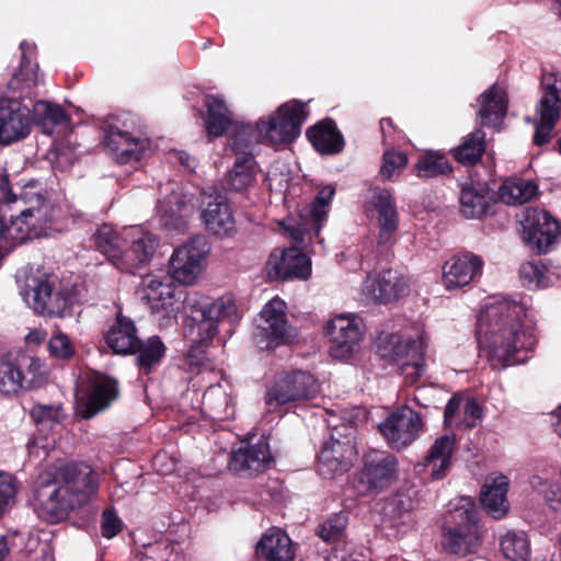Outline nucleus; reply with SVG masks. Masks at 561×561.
Segmentation results:
<instances>
[{
    "mask_svg": "<svg viewBox=\"0 0 561 561\" xmlns=\"http://www.w3.org/2000/svg\"><path fill=\"white\" fill-rule=\"evenodd\" d=\"M96 249L103 253L116 267L121 261L123 249L122 239L111 225L101 226L93 236Z\"/></svg>",
    "mask_w": 561,
    "mask_h": 561,
    "instance_id": "79ce46f5",
    "label": "nucleus"
},
{
    "mask_svg": "<svg viewBox=\"0 0 561 561\" xmlns=\"http://www.w3.org/2000/svg\"><path fill=\"white\" fill-rule=\"evenodd\" d=\"M56 278L43 270L31 271L21 290L23 299L38 314L62 317L71 304L70 297L55 288Z\"/></svg>",
    "mask_w": 561,
    "mask_h": 561,
    "instance_id": "423d86ee",
    "label": "nucleus"
},
{
    "mask_svg": "<svg viewBox=\"0 0 561 561\" xmlns=\"http://www.w3.org/2000/svg\"><path fill=\"white\" fill-rule=\"evenodd\" d=\"M508 479L503 474L486 477L481 491V503L485 511L495 519L504 517L508 512Z\"/></svg>",
    "mask_w": 561,
    "mask_h": 561,
    "instance_id": "cd10ccee",
    "label": "nucleus"
},
{
    "mask_svg": "<svg viewBox=\"0 0 561 561\" xmlns=\"http://www.w3.org/2000/svg\"><path fill=\"white\" fill-rule=\"evenodd\" d=\"M524 231L527 241L539 252L547 251L561 233L559 222L549 213L537 208L526 210Z\"/></svg>",
    "mask_w": 561,
    "mask_h": 561,
    "instance_id": "aec40b11",
    "label": "nucleus"
},
{
    "mask_svg": "<svg viewBox=\"0 0 561 561\" xmlns=\"http://www.w3.org/2000/svg\"><path fill=\"white\" fill-rule=\"evenodd\" d=\"M199 355H202L201 351H191L188 353L186 358V365L188 366L190 370L194 371L195 368H197L199 365H203L202 362L197 360ZM196 371L198 373L199 370L196 369Z\"/></svg>",
    "mask_w": 561,
    "mask_h": 561,
    "instance_id": "338daca9",
    "label": "nucleus"
},
{
    "mask_svg": "<svg viewBox=\"0 0 561 561\" xmlns=\"http://www.w3.org/2000/svg\"><path fill=\"white\" fill-rule=\"evenodd\" d=\"M57 412L58 411L53 409L51 407L37 405L32 410L31 414L35 421L42 422L46 419L53 417V415L57 414Z\"/></svg>",
    "mask_w": 561,
    "mask_h": 561,
    "instance_id": "0e129e2a",
    "label": "nucleus"
},
{
    "mask_svg": "<svg viewBox=\"0 0 561 561\" xmlns=\"http://www.w3.org/2000/svg\"><path fill=\"white\" fill-rule=\"evenodd\" d=\"M346 518L342 515H335L325 520L319 528L318 535L324 541H334L340 538L345 529Z\"/></svg>",
    "mask_w": 561,
    "mask_h": 561,
    "instance_id": "6e6d98bb",
    "label": "nucleus"
},
{
    "mask_svg": "<svg viewBox=\"0 0 561 561\" xmlns=\"http://www.w3.org/2000/svg\"><path fill=\"white\" fill-rule=\"evenodd\" d=\"M129 239L130 245L123 250L117 268L134 273L137 268L150 262L159 245V241L154 234L141 229L131 230Z\"/></svg>",
    "mask_w": 561,
    "mask_h": 561,
    "instance_id": "4be33fe9",
    "label": "nucleus"
},
{
    "mask_svg": "<svg viewBox=\"0 0 561 561\" xmlns=\"http://www.w3.org/2000/svg\"><path fill=\"white\" fill-rule=\"evenodd\" d=\"M257 329L267 340V346L289 344L298 336L286 314V304L278 297L266 302L259 314Z\"/></svg>",
    "mask_w": 561,
    "mask_h": 561,
    "instance_id": "ddd939ff",
    "label": "nucleus"
},
{
    "mask_svg": "<svg viewBox=\"0 0 561 561\" xmlns=\"http://www.w3.org/2000/svg\"><path fill=\"white\" fill-rule=\"evenodd\" d=\"M307 137L320 153H339L344 147L343 136L332 121H323L310 127L307 130Z\"/></svg>",
    "mask_w": 561,
    "mask_h": 561,
    "instance_id": "72a5a7b5",
    "label": "nucleus"
},
{
    "mask_svg": "<svg viewBox=\"0 0 561 561\" xmlns=\"http://www.w3.org/2000/svg\"><path fill=\"white\" fill-rule=\"evenodd\" d=\"M416 174L419 178H436L449 174L453 171L448 159L438 152L428 151L422 154L416 164Z\"/></svg>",
    "mask_w": 561,
    "mask_h": 561,
    "instance_id": "c03bdc74",
    "label": "nucleus"
},
{
    "mask_svg": "<svg viewBox=\"0 0 561 561\" xmlns=\"http://www.w3.org/2000/svg\"><path fill=\"white\" fill-rule=\"evenodd\" d=\"M537 191V185L531 181L507 180L500 186L499 197L507 205H522L533 199Z\"/></svg>",
    "mask_w": 561,
    "mask_h": 561,
    "instance_id": "e433bc0d",
    "label": "nucleus"
},
{
    "mask_svg": "<svg viewBox=\"0 0 561 561\" xmlns=\"http://www.w3.org/2000/svg\"><path fill=\"white\" fill-rule=\"evenodd\" d=\"M98 488L96 474L85 463H67L55 481L39 484L35 491V508L48 523L65 519L69 512L87 503Z\"/></svg>",
    "mask_w": 561,
    "mask_h": 561,
    "instance_id": "f03ea898",
    "label": "nucleus"
},
{
    "mask_svg": "<svg viewBox=\"0 0 561 561\" xmlns=\"http://www.w3.org/2000/svg\"><path fill=\"white\" fill-rule=\"evenodd\" d=\"M308 116L306 104L296 100L284 103L256 123L259 140L273 146L293 142Z\"/></svg>",
    "mask_w": 561,
    "mask_h": 561,
    "instance_id": "39448f33",
    "label": "nucleus"
},
{
    "mask_svg": "<svg viewBox=\"0 0 561 561\" xmlns=\"http://www.w3.org/2000/svg\"><path fill=\"white\" fill-rule=\"evenodd\" d=\"M547 272L546 265L540 261H531L520 265L519 276L526 288L538 289L547 285Z\"/></svg>",
    "mask_w": 561,
    "mask_h": 561,
    "instance_id": "3c124183",
    "label": "nucleus"
},
{
    "mask_svg": "<svg viewBox=\"0 0 561 561\" xmlns=\"http://www.w3.org/2000/svg\"><path fill=\"white\" fill-rule=\"evenodd\" d=\"M202 219L206 229L215 236L230 237L237 230L231 208L226 198L220 195L203 208Z\"/></svg>",
    "mask_w": 561,
    "mask_h": 561,
    "instance_id": "a878e982",
    "label": "nucleus"
},
{
    "mask_svg": "<svg viewBox=\"0 0 561 561\" xmlns=\"http://www.w3.org/2000/svg\"><path fill=\"white\" fill-rule=\"evenodd\" d=\"M160 209L173 222H180L190 215L192 207L190 199L181 191L172 190L160 202Z\"/></svg>",
    "mask_w": 561,
    "mask_h": 561,
    "instance_id": "a18cd8bd",
    "label": "nucleus"
},
{
    "mask_svg": "<svg viewBox=\"0 0 561 561\" xmlns=\"http://www.w3.org/2000/svg\"><path fill=\"white\" fill-rule=\"evenodd\" d=\"M190 318L186 335L194 343H206L217 334L221 321L233 322L238 319V308L231 295L217 299L207 297L190 298L187 301Z\"/></svg>",
    "mask_w": 561,
    "mask_h": 561,
    "instance_id": "7ed1b4c3",
    "label": "nucleus"
},
{
    "mask_svg": "<svg viewBox=\"0 0 561 561\" xmlns=\"http://www.w3.org/2000/svg\"><path fill=\"white\" fill-rule=\"evenodd\" d=\"M202 412L215 422L233 419L236 407L230 387L221 383L208 387L203 396Z\"/></svg>",
    "mask_w": 561,
    "mask_h": 561,
    "instance_id": "b1692460",
    "label": "nucleus"
},
{
    "mask_svg": "<svg viewBox=\"0 0 561 561\" xmlns=\"http://www.w3.org/2000/svg\"><path fill=\"white\" fill-rule=\"evenodd\" d=\"M540 91L541 95L536 104L533 118L534 144L537 146L549 142L551 133L561 118V72L543 71Z\"/></svg>",
    "mask_w": 561,
    "mask_h": 561,
    "instance_id": "0eeeda50",
    "label": "nucleus"
},
{
    "mask_svg": "<svg viewBox=\"0 0 561 561\" xmlns=\"http://www.w3.org/2000/svg\"><path fill=\"white\" fill-rule=\"evenodd\" d=\"M455 526L443 537L445 549L456 556L466 557L476 552L481 543L478 527V511L473 505L460 507L453 513Z\"/></svg>",
    "mask_w": 561,
    "mask_h": 561,
    "instance_id": "9d476101",
    "label": "nucleus"
},
{
    "mask_svg": "<svg viewBox=\"0 0 561 561\" xmlns=\"http://www.w3.org/2000/svg\"><path fill=\"white\" fill-rule=\"evenodd\" d=\"M19 485L16 479L7 472H0V510H7L15 504Z\"/></svg>",
    "mask_w": 561,
    "mask_h": 561,
    "instance_id": "864d4df0",
    "label": "nucleus"
},
{
    "mask_svg": "<svg viewBox=\"0 0 561 561\" xmlns=\"http://www.w3.org/2000/svg\"><path fill=\"white\" fill-rule=\"evenodd\" d=\"M408 163V157L401 151L388 150L383 153V162L380 174L383 179L391 180L398 176Z\"/></svg>",
    "mask_w": 561,
    "mask_h": 561,
    "instance_id": "603ef678",
    "label": "nucleus"
},
{
    "mask_svg": "<svg viewBox=\"0 0 561 561\" xmlns=\"http://www.w3.org/2000/svg\"><path fill=\"white\" fill-rule=\"evenodd\" d=\"M294 245L289 249H275L266 262V271L272 279H308L311 274L309 257L300 251L311 240L306 227L288 225L285 227Z\"/></svg>",
    "mask_w": 561,
    "mask_h": 561,
    "instance_id": "20e7f679",
    "label": "nucleus"
},
{
    "mask_svg": "<svg viewBox=\"0 0 561 561\" xmlns=\"http://www.w3.org/2000/svg\"><path fill=\"white\" fill-rule=\"evenodd\" d=\"M398 477V459L388 453L370 451L365 456L359 482L363 492H379L388 488Z\"/></svg>",
    "mask_w": 561,
    "mask_h": 561,
    "instance_id": "dca6fc26",
    "label": "nucleus"
},
{
    "mask_svg": "<svg viewBox=\"0 0 561 561\" xmlns=\"http://www.w3.org/2000/svg\"><path fill=\"white\" fill-rule=\"evenodd\" d=\"M484 262L472 252L451 256L443 265V284L447 290L460 289L476 282L483 273Z\"/></svg>",
    "mask_w": 561,
    "mask_h": 561,
    "instance_id": "a211bd4d",
    "label": "nucleus"
},
{
    "mask_svg": "<svg viewBox=\"0 0 561 561\" xmlns=\"http://www.w3.org/2000/svg\"><path fill=\"white\" fill-rule=\"evenodd\" d=\"M485 150V134L477 129L463 138L462 142L454 149V157L462 164H476Z\"/></svg>",
    "mask_w": 561,
    "mask_h": 561,
    "instance_id": "a19ab883",
    "label": "nucleus"
},
{
    "mask_svg": "<svg viewBox=\"0 0 561 561\" xmlns=\"http://www.w3.org/2000/svg\"><path fill=\"white\" fill-rule=\"evenodd\" d=\"M319 392L320 385L311 374L294 371L278 377L267 388L264 401L271 410H275L288 403L311 400Z\"/></svg>",
    "mask_w": 561,
    "mask_h": 561,
    "instance_id": "6e6552de",
    "label": "nucleus"
},
{
    "mask_svg": "<svg viewBox=\"0 0 561 561\" xmlns=\"http://www.w3.org/2000/svg\"><path fill=\"white\" fill-rule=\"evenodd\" d=\"M171 283H163L156 276H147L141 282L140 293L142 298L147 300V302L156 299L159 293L162 291V287L169 286Z\"/></svg>",
    "mask_w": 561,
    "mask_h": 561,
    "instance_id": "13d9d810",
    "label": "nucleus"
},
{
    "mask_svg": "<svg viewBox=\"0 0 561 561\" xmlns=\"http://www.w3.org/2000/svg\"><path fill=\"white\" fill-rule=\"evenodd\" d=\"M379 432L392 449L401 450L411 445L423 432L421 414L408 405L393 411L382 423Z\"/></svg>",
    "mask_w": 561,
    "mask_h": 561,
    "instance_id": "f8f14e48",
    "label": "nucleus"
},
{
    "mask_svg": "<svg viewBox=\"0 0 561 561\" xmlns=\"http://www.w3.org/2000/svg\"><path fill=\"white\" fill-rule=\"evenodd\" d=\"M356 457L354 430L347 425L335 426L329 440L323 444L318 470L324 477L344 472Z\"/></svg>",
    "mask_w": 561,
    "mask_h": 561,
    "instance_id": "1a4fd4ad",
    "label": "nucleus"
},
{
    "mask_svg": "<svg viewBox=\"0 0 561 561\" xmlns=\"http://www.w3.org/2000/svg\"><path fill=\"white\" fill-rule=\"evenodd\" d=\"M164 353V344L159 336L153 335L146 341H140L139 339L134 354H137L136 362L139 369L144 374H149L161 362Z\"/></svg>",
    "mask_w": 561,
    "mask_h": 561,
    "instance_id": "4c0bfd02",
    "label": "nucleus"
},
{
    "mask_svg": "<svg viewBox=\"0 0 561 561\" xmlns=\"http://www.w3.org/2000/svg\"><path fill=\"white\" fill-rule=\"evenodd\" d=\"M271 461L268 444L265 439L260 438L256 443L234 451L230 468L236 472L249 471L252 474L263 471Z\"/></svg>",
    "mask_w": 561,
    "mask_h": 561,
    "instance_id": "bb28decb",
    "label": "nucleus"
},
{
    "mask_svg": "<svg viewBox=\"0 0 561 561\" xmlns=\"http://www.w3.org/2000/svg\"><path fill=\"white\" fill-rule=\"evenodd\" d=\"M377 211L378 243L391 244L399 226V215L389 190L376 187L371 191L368 210Z\"/></svg>",
    "mask_w": 561,
    "mask_h": 561,
    "instance_id": "412c9836",
    "label": "nucleus"
},
{
    "mask_svg": "<svg viewBox=\"0 0 561 561\" xmlns=\"http://www.w3.org/2000/svg\"><path fill=\"white\" fill-rule=\"evenodd\" d=\"M479 102L478 117L480 125L497 127L503 122L507 111L505 92L494 84L480 95Z\"/></svg>",
    "mask_w": 561,
    "mask_h": 561,
    "instance_id": "2f4dec72",
    "label": "nucleus"
},
{
    "mask_svg": "<svg viewBox=\"0 0 561 561\" xmlns=\"http://www.w3.org/2000/svg\"><path fill=\"white\" fill-rule=\"evenodd\" d=\"M501 551L510 561H529L530 543L523 533L507 531L501 539Z\"/></svg>",
    "mask_w": 561,
    "mask_h": 561,
    "instance_id": "37998d69",
    "label": "nucleus"
},
{
    "mask_svg": "<svg viewBox=\"0 0 561 561\" xmlns=\"http://www.w3.org/2000/svg\"><path fill=\"white\" fill-rule=\"evenodd\" d=\"M138 340L134 321L122 314L117 316L115 323L105 333L106 345L116 354L135 353Z\"/></svg>",
    "mask_w": 561,
    "mask_h": 561,
    "instance_id": "7c9ffc66",
    "label": "nucleus"
},
{
    "mask_svg": "<svg viewBox=\"0 0 561 561\" xmlns=\"http://www.w3.org/2000/svg\"><path fill=\"white\" fill-rule=\"evenodd\" d=\"M21 370L26 369L25 387H30L43 377V363L39 358L26 354H16Z\"/></svg>",
    "mask_w": 561,
    "mask_h": 561,
    "instance_id": "5fc2aeb1",
    "label": "nucleus"
},
{
    "mask_svg": "<svg viewBox=\"0 0 561 561\" xmlns=\"http://www.w3.org/2000/svg\"><path fill=\"white\" fill-rule=\"evenodd\" d=\"M461 408V399L454 396L447 403L444 412L445 424L448 426H459L462 424L458 414Z\"/></svg>",
    "mask_w": 561,
    "mask_h": 561,
    "instance_id": "680f3d73",
    "label": "nucleus"
},
{
    "mask_svg": "<svg viewBox=\"0 0 561 561\" xmlns=\"http://www.w3.org/2000/svg\"><path fill=\"white\" fill-rule=\"evenodd\" d=\"M455 442V435H443L428 449L422 465L431 469L433 479H442L450 468Z\"/></svg>",
    "mask_w": 561,
    "mask_h": 561,
    "instance_id": "473e14b6",
    "label": "nucleus"
},
{
    "mask_svg": "<svg viewBox=\"0 0 561 561\" xmlns=\"http://www.w3.org/2000/svg\"><path fill=\"white\" fill-rule=\"evenodd\" d=\"M101 529L104 537L113 538L121 531L122 522L114 512L106 510L103 513Z\"/></svg>",
    "mask_w": 561,
    "mask_h": 561,
    "instance_id": "052dcab7",
    "label": "nucleus"
},
{
    "mask_svg": "<svg viewBox=\"0 0 561 561\" xmlns=\"http://www.w3.org/2000/svg\"><path fill=\"white\" fill-rule=\"evenodd\" d=\"M379 354L390 362L400 363L402 374L411 380L422 375L425 367L424 348L422 341H402L397 335H391L379 345Z\"/></svg>",
    "mask_w": 561,
    "mask_h": 561,
    "instance_id": "2eb2a0df",
    "label": "nucleus"
},
{
    "mask_svg": "<svg viewBox=\"0 0 561 561\" xmlns=\"http://www.w3.org/2000/svg\"><path fill=\"white\" fill-rule=\"evenodd\" d=\"M365 289L375 301L388 304L407 295L409 285L399 272L388 270L373 279L368 278Z\"/></svg>",
    "mask_w": 561,
    "mask_h": 561,
    "instance_id": "5701e85b",
    "label": "nucleus"
},
{
    "mask_svg": "<svg viewBox=\"0 0 561 561\" xmlns=\"http://www.w3.org/2000/svg\"><path fill=\"white\" fill-rule=\"evenodd\" d=\"M26 375L21 370L18 356L5 354L0 357V392L16 394L25 387Z\"/></svg>",
    "mask_w": 561,
    "mask_h": 561,
    "instance_id": "c9c22d12",
    "label": "nucleus"
},
{
    "mask_svg": "<svg viewBox=\"0 0 561 561\" xmlns=\"http://www.w3.org/2000/svg\"><path fill=\"white\" fill-rule=\"evenodd\" d=\"M124 124L111 117L104 122V145L119 163L138 161L148 146L147 139L125 130Z\"/></svg>",
    "mask_w": 561,
    "mask_h": 561,
    "instance_id": "4468645a",
    "label": "nucleus"
},
{
    "mask_svg": "<svg viewBox=\"0 0 561 561\" xmlns=\"http://www.w3.org/2000/svg\"><path fill=\"white\" fill-rule=\"evenodd\" d=\"M482 408L474 399H468L463 407V417L461 422L465 427L471 428L482 419Z\"/></svg>",
    "mask_w": 561,
    "mask_h": 561,
    "instance_id": "bf43d9fd",
    "label": "nucleus"
},
{
    "mask_svg": "<svg viewBox=\"0 0 561 561\" xmlns=\"http://www.w3.org/2000/svg\"><path fill=\"white\" fill-rule=\"evenodd\" d=\"M33 117L38 124L67 125L69 117L61 106L38 101L33 106Z\"/></svg>",
    "mask_w": 561,
    "mask_h": 561,
    "instance_id": "de8ad7c7",
    "label": "nucleus"
},
{
    "mask_svg": "<svg viewBox=\"0 0 561 561\" xmlns=\"http://www.w3.org/2000/svg\"><path fill=\"white\" fill-rule=\"evenodd\" d=\"M493 202V194L486 185H463L460 191V211L468 219L482 218L488 214Z\"/></svg>",
    "mask_w": 561,
    "mask_h": 561,
    "instance_id": "c756f323",
    "label": "nucleus"
},
{
    "mask_svg": "<svg viewBox=\"0 0 561 561\" xmlns=\"http://www.w3.org/2000/svg\"><path fill=\"white\" fill-rule=\"evenodd\" d=\"M334 194L335 188L332 185L322 187L314 202L300 211L301 222L294 225L306 227L311 234L318 236L321 229V221L327 217L329 205Z\"/></svg>",
    "mask_w": 561,
    "mask_h": 561,
    "instance_id": "f704fd0d",
    "label": "nucleus"
},
{
    "mask_svg": "<svg viewBox=\"0 0 561 561\" xmlns=\"http://www.w3.org/2000/svg\"><path fill=\"white\" fill-rule=\"evenodd\" d=\"M161 289L158 297L148 304L153 312H162L164 317H174L181 306V296L173 284Z\"/></svg>",
    "mask_w": 561,
    "mask_h": 561,
    "instance_id": "49530a36",
    "label": "nucleus"
},
{
    "mask_svg": "<svg viewBox=\"0 0 561 561\" xmlns=\"http://www.w3.org/2000/svg\"><path fill=\"white\" fill-rule=\"evenodd\" d=\"M48 350L50 355L61 359H68L75 353L69 337L61 332H57L50 337L48 342Z\"/></svg>",
    "mask_w": 561,
    "mask_h": 561,
    "instance_id": "4d7b16f0",
    "label": "nucleus"
},
{
    "mask_svg": "<svg viewBox=\"0 0 561 561\" xmlns=\"http://www.w3.org/2000/svg\"><path fill=\"white\" fill-rule=\"evenodd\" d=\"M255 181V162L251 154L245 153L234 161L228 174V186L234 191H244Z\"/></svg>",
    "mask_w": 561,
    "mask_h": 561,
    "instance_id": "ea45409f",
    "label": "nucleus"
},
{
    "mask_svg": "<svg viewBox=\"0 0 561 561\" xmlns=\"http://www.w3.org/2000/svg\"><path fill=\"white\" fill-rule=\"evenodd\" d=\"M16 195L12 194L9 187L8 176L0 173V211L3 206L16 202Z\"/></svg>",
    "mask_w": 561,
    "mask_h": 561,
    "instance_id": "e2e57ef3",
    "label": "nucleus"
},
{
    "mask_svg": "<svg viewBox=\"0 0 561 561\" xmlns=\"http://www.w3.org/2000/svg\"><path fill=\"white\" fill-rule=\"evenodd\" d=\"M32 126L30 110L16 99L0 100V144L25 138Z\"/></svg>",
    "mask_w": 561,
    "mask_h": 561,
    "instance_id": "f3484780",
    "label": "nucleus"
},
{
    "mask_svg": "<svg viewBox=\"0 0 561 561\" xmlns=\"http://www.w3.org/2000/svg\"><path fill=\"white\" fill-rule=\"evenodd\" d=\"M327 331L332 342L330 353L335 358H347L362 340V329L355 317L336 316L328 322Z\"/></svg>",
    "mask_w": 561,
    "mask_h": 561,
    "instance_id": "6ab92c4d",
    "label": "nucleus"
},
{
    "mask_svg": "<svg viewBox=\"0 0 561 561\" xmlns=\"http://www.w3.org/2000/svg\"><path fill=\"white\" fill-rule=\"evenodd\" d=\"M22 49V65L18 72L14 73L12 79L9 82V87L12 90L25 91L33 87H36L38 83V73L37 67H32L30 64L25 65L24 59L26 55V44L23 42L20 44Z\"/></svg>",
    "mask_w": 561,
    "mask_h": 561,
    "instance_id": "09e8293b",
    "label": "nucleus"
},
{
    "mask_svg": "<svg viewBox=\"0 0 561 561\" xmlns=\"http://www.w3.org/2000/svg\"><path fill=\"white\" fill-rule=\"evenodd\" d=\"M206 106L208 134L215 137L224 135L231 124V114L225 102L215 96H207Z\"/></svg>",
    "mask_w": 561,
    "mask_h": 561,
    "instance_id": "58836bf2",
    "label": "nucleus"
},
{
    "mask_svg": "<svg viewBox=\"0 0 561 561\" xmlns=\"http://www.w3.org/2000/svg\"><path fill=\"white\" fill-rule=\"evenodd\" d=\"M526 316L522 304L508 299L488 304L481 310L477 337L494 368L519 364L524 360L520 354L534 348L536 339L525 321Z\"/></svg>",
    "mask_w": 561,
    "mask_h": 561,
    "instance_id": "f257e3e1",
    "label": "nucleus"
},
{
    "mask_svg": "<svg viewBox=\"0 0 561 561\" xmlns=\"http://www.w3.org/2000/svg\"><path fill=\"white\" fill-rule=\"evenodd\" d=\"M176 158L179 162L187 169L193 170L196 167L195 160L186 152H178Z\"/></svg>",
    "mask_w": 561,
    "mask_h": 561,
    "instance_id": "774afa93",
    "label": "nucleus"
},
{
    "mask_svg": "<svg viewBox=\"0 0 561 561\" xmlns=\"http://www.w3.org/2000/svg\"><path fill=\"white\" fill-rule=\"evenodd\" d=\"M47 333L42 329L32 330L26 336L27 344L39 345L46 340Z\"/></svg>",
    "mask_w": 561,
    "mask_h": 561,
    "instance_id": "69168bd1",
    "label": "nucleus"
},
{
    "mask_svg": "<svg viewBox=\"0 0 561 561\" xmlns=\"http://www.w3.org/2000/svg\"><path fill=\"white\" fill-rule=\"evenodd\" d=\"M209 250L204 237H194L175 249L170 259L173 279L183 285L195 284L205 268Z\"/></svg>",
    "mask_w": 561,
    "mask_h": 561,
    "instance_id": "9b49d317",
    "label": "nucleus"
},
{
    "mask_svg": "<svg viewBox=\"0 0 561 561\" xmlns=\"http://www.w3.org/2000/svg\"><path fill=\"white\" fill-rule=\"evenodd\" d=\"M116 396V383L112 379L98 378L87 394L78 397V411L84 419H90L106 409Z\"/></svg>",
    "mask_w": 561,
    "mask_h": 561,
    "instance_id": "393cba45",
    "label": "nucleus"
},
{
    "mask_svg": "<svg viewBox=\"0 0 561 561\" xmlns=\"http://www.w3.org/2000/svg\"><path fill=\"white\" fill-rule=\"evenodd\" d=\"M256 554L266 561H293L295 557L290 538L279 528H271L262 536Z\"/></svg>",
    "mask_w": 561,
    "mask_h": 561,
    "instance_id": "c85d7f7f",
    "label": "nucleus"
},
{
    "mask_svg": "<svg viewBox=\"0 0 561 561\" xmlns=\"http://www.w3.org/2000/svg\"><path fill=\"white\" fill-rule=\"evenodd\" d=\"M530 484L535 491L543 496L553 511H561V485L541 476H533Z\"/></svg>",
    "mask_w": 561,
    "mask_h": 561,
    "instance_id": "8fccbe9b",
    "label": "nucleus"
}]
</instances>
